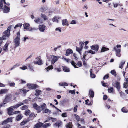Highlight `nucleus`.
Here are the masks:
<instances>
[{
    "label": "nucleus",
    "mask_w": 128,
    "mask_h": 128,
    "mask_svg": "<svg viewBox=\"0 0 128 128\" xmlns=\"http://www.w3.org/2000/svg\"><path fill=\"white\" fill-rule=\"evenodd\" d=\"M115 84V87H116L117 90H119L120 89V82L118 81H116V82Z\"/></svg>",
    "instance_id": "obj_16"
},
{
    "label": "nucleus",
    "mask_w": 128,
    "mask_h": 128,
    "mask_svg": "<svg viewBox=\"0 0 128 128\" xmlns=\"http://www.w3.org/2000/svg\"><path fill=\"white\" fill-rule=\"evenodd\" d=\"M50 125V124L49 123H46L44 125H43L42 126L44 128H46L48 126H49Z\"/></svg>",
    "instance_id": "obj_39"
},
{
    "label": "nucleus",
    "mask_w": 128,
    "mask_h": 128,
    "mask_svg": "<svg viewBox=\"0 0 128 128\" xmlns=\"http://www.w3.org/2000/svg\"><path fill=\"white\" fill-rule=\"evenodd\" d=\"M40 11L42 12H44L45 11L46 9L45 7H42L40 8Z\"/></svg>",
    "instance_id": "obj_52"
},
{
    "label": "nucleus",
    "mask_w": 128,
    "mask_h": 128,
    "mask_svg": "<svg viewBox=\"0 0 128 128\" xmlns=\"http://www.w3.org/2000/svg\"><path fill=\"white\" fill-rule=\"evenodd\" d=\"M27 68V67L25 66H23L21 68V69L23 70H25Z\"/></svg>",
    "instance_id": "obj_59"
},
{
    "label": "nucleus",
    "mask_w": 128,
    "mask_h": 128,
    "mask_svg": "<svg viewBox=\"0 0 128 128\" xmlns=\"http://www.w3.org/2000/svg\"><path fill=\"white\" fill-rule=\"evenodd\" d=\"M78 107V106L77 105H76L74 106V112H76L77 111V108Z\"/></svg>",
    "instance_id": "obj_55"
},
{
    "label": "nucleus",
    "mask_w": 128,
    "mask_h": 128,
    "mask_svg": "<svg viewBox=\"0 0 128 128\" xmlns=\"http://www.w3.org/2000/svg\"><path fill=\"white\" fill-rule=\"evenodd\" d=\"M53 68V66L52 65L49 66L46 68L45 70H47L48 71L50 69H52Z\"/></svg>",
    "instance_id": "obj_42"
},
{
    "label": "nucleus",
    "mask_w": 128,
    "mask_h": 128,
    "mask_svg": "<svg viewBox=\"0 0 128 128\" xmlns=\"http://www.w3.org/2000/svg\"><path fill=\"white\" fill-rule=\"evenodd\" d=\"M23 26L24 29H27L29 31H31L32 28L30 26V25L29 24L26 23L23 24Z\"/></svg>",
    "instance_id": "obj_7"
},
{
    "label": "nucleus",
    "mask_w": 128,
    "mask_h": 128,
    "mask_svg": "<svg viewBox=\"0 0 128 128\" xmlns=\"http://www.w3.org/2000/svg\"><path fill=\"white\" fill-rule=\"evenodd\" d=\"M70 62L72 65L75 68H78V67H77L76 66V65L77 64L74 61H72Z\"/></svg>",
    "instance_id": "obj_30"
},
{
    "label": "nucleus",
    "mask_w": 128,
    "mask_h": 128,
    "mask_svg": "<svg viewBox=\"0 0 128 128\" xmlns=\"http://www.w3.org/2000/svg\"><path fill=\"white\" fill-rule=\"evenodd\" d=\"M8 90L7 89H2L0 90V94H5L8 92Z\"/></svg>",
    "instance_id": "obj_25"
},
{
    "label": "nucleus",
    "mask_w": 128,
    "mask_h": 128,
    "mask_svg": "<svg viewBox=\"0 0 128 128\" xmlns=\"http://www.w3.org/2000/svg\"><path fill=\"white\" fill-rule=\"evenodd\" d=\"M77 125L78 126V128H86L84 126H81V125L78 123H77Z\"/></svg>",
    "instance_id": "obj_53"
},
{
    "label": "nucleus",
    "mask_w": 128,
    "mask_h": 128,
    "mask_svg": "<svg viewBox=\"0 0 128 128\" xmlns=\"http://www.w3.org/2000/svg\"><path fill=\"white\" fill-rule=\"evenodd\" d=\"M120 49H117L116 51V56L118 57H120Z\"/></svg>",
    "instance_id": "obj_23"
},
{
    "label": "nucleus",
    "mask_w": 128,
    "mask_h": 128,
    "mask_svg": "<svg viewBox=\"0 0 128 128\" xmlns=\"http://www.w3.org/2000/svg\"><path fill=\"white\" fill-rule=\"evenodd\" d=\"M90 76L92 78H94L95 77V75L94 74H92L91 72H90Z\"/></svg>",
    "instance_id": "obj_50"
},
{
    "label": "nucleus",
    "mask_w": 128,
    "mask_h": 128,
    "mask_svg": "<svg viewBox=\"0 0 128 128\" xmlns=\"http://www.w3.org/2000/svg\"><path fill=\"white\" fill-rule=\"evenodd\" d=\"M30 111L29 110H26L25 112V114L26 116L28 115L30 113Z\"/></svg>",
    "instance_id": "obj_44"
},
{
    "label": "nucleus",
    "mask_w": 128,
    "mask_h": 128,
    "mask_svg": "<svg viewBox=\"0 0 128 128\" xmlns=\"http://www.w3.org/2000/svg\"><path fill=\"white\" fill-rule=\"evenodd\" d=\"M28 102V100L26 99L23 100L22 102H20V103L16 104L18 108L20 106L23 105L24 104H27Z\"/></svg>",
    "instance_id": "obj_13"
},
{
    "label": "nucleus",
    "mask_w": 128,
    "mask_h": 128,
    "mask_svg": "<svg viewBox=\"0 0 128 128\" xmlns=\"http://www.w3.org/2000/svg\"><path fill=\"white\" fill-rule=\"evenodd\" d=\"M34 108L37 110L38 112H40L41 111V109L40 106L36 104H34L33 105Z\"/></svg>",
    "instance_id": "obj_8"
},
{
    "label": "nucleus",
    "mask_w": 128,
    "mask_h": 128,
    "mask_svg": "<svg viewBox=\"0 0 128 128\" xmlns=\"http://www.w3.org/2000/svg\"><path fill=\"white\" fill-rule=\"evenodd\" d=\"M69 93H71L72 94H75V92L74 90H70L69 91Z\"/></svg>",
    "instance_id": "obj_57"
},
{
    "label": "nucleus",
    "mask_w": 128,
    "mask_h": 128,
    "mask_svg": "<svg viewBox=\"0 0 128 128\" xmlns=\"http://www.w3.org/2000/svg\"><path fill=\"white\" fill-rule=\"evenodd\" d=\"M20 92H23L24 95H25L26 93V92H28V90H24V88H22L20 90Z\"/></svg>",
    "instance_id": "obj_32"
},
{
    "label": "nucleus",
    "mask_w": 128,
    "mask_h": 128,
    "mask_svg": "<svg viewBox=\"0 0 128 128\" xmlns=\"http://www.w3.org/2000/svg\"><path fill=\"white\" fill-rule=\"evenodd\" d=\"M109 50V49L108 48H106L104 47H103L101 49V52H104L105 51H106Z\"/></svg>",
    "instance_id": "obj_28"
},
{
    "label": "nucleus",
    "mask_w": 128,
    "mask_h": 128,
    "mask_svg": "<svg viewBox=\"0 0 128 128\" xmlns=\"http://www.w3.org/2000/svg\"><path fill=\"white\" fill-rule=\"evenodd\" d=\"M110 73L112 75H114V76H116V73L114 70H112L110 72Z\"/></svg>",
    "instance_id": "obj_36"
},
{
    "label": "nucleus",
    "mask_w": 128,
    "mask_h": 128,
    "mask_svg": "<svg viewBox=\"0 0 128 128\" xmlns=\"http://www.w3.org/2000/svg\"><path fill=\"white\" fill-rule=\"evenodd\" d=\"M10 126L9 125H7L6 126H4L2 128H10Z\"/></svg>",
    "instance_id": "obj_64"
},
{
    "label": "nucleus",
    "mask_w": 128,
    "mask_h": 128,
    "mask_svg": "<svg viewBox=\"0 0 128 128\" xmlns=\"http://www.w3.org/2000/svg\"><path fill=\"white\" fill-rule=\"evenodd\" d=\"M82 49V48L80 46L79 48L76 47V50L78 52L80 55L81 54V51Z\"/></svg>",
    "instance_id": "obj_26"
},
{
    "label": "nucleus",
    "mask_w": 128,
    "mask_h": 128,
    "mask_svg": "<svg viewBox=\"0 0 128 128\" xmlns=\"http://www.w3.org/2000/svg\"><path fill=\"white\" fill-rule=\"evenodd\" d=\"M62 124V122H61L60 121L57 122L56 123L54 126H56V127H58V128H59L61 126V125Z\"/></svg>",
    "instance_id": "obj_21"
},
{
    "label": "nucleus",
    "mask_w": 128,
    "mask_h": 128,
    "mask_svg": "<svg viewBox=\"0 0 128 128\" xmlns=\"http://www.w3.org/2000/svg\"><path fill=\"white\" fill-rule=\"evenodd\" d=\"M66 128H72V124L71 122H70L66 125Z\"/></svg>",
    "instance_id": "obj_29"
},
{
    "label": "nucleus",
    "mask_w": 128,
    "mask_h": 128,
    "mask_svg": "<svg viewBox=\"0 0 128 128\" xmlns=\"http://www.w3.org/2000/svg\"><path fill=\"white\" fill-rule=\"evenodd\" d=\"M44 112L45 113H48L50 114L51 113V112L50 110L46 108Z\"/></svg>",
    "instance_id": "obj_46"
},
{
    "label": "nucleus",
    "mask_w": 128,
    "mask_h": 128,
    "mask_svg": "<svg viewBox=\"0 0 128 128\" xmlns=\"http://www.w3.org/2000/svg\"><path fill=\"white\" fill-rule=\"evenodd\" d=\"M22 23H19L16 25L14 27V28H16L20 26V27H21L22 26Z\"/></svg>",
    "instance_id": "obj_47"
},
{
    "label": "nucleus",
    "mask_w": 128,
    "mask_h": 128,
    "mask_svg": "<svg viewBox=\"0 0 128 128\" xmlns=\"http://www.w3.org/2000/svg\"><path fill=\"white\" fill-rule=\"evenodd\" d=\"M37 60L34 62V63L39 65H41L42 64V60L40 58L36 59Z\"/></svg>",
    "instance_id": "obj_15"
},
{
    "label": "nucleus",
    "mask_w": 128,
    "mask_h": 128,
    "mask_svg": "<svg viewBox=\"0 0 128 128\" xmlns=\"http://www.w3.org/2000/svg\"><path fill=\"white\" fill-rule=\"evenodd\" d=\"M9 44V43L8 42H7L2 48H1L2 49V50L5 52H7L8 51V48Z\"/></svg>",
    "instance_id": "obj_10"
},
{
    "label": "nucleus",
    "mask_w": 128,
    "mask_h": 128,
    "mask_svg": "<svg viewBox=\"0 0 128 128\" xmlns=\"http://www.w3.org/2000/svg\"><path fill=\"white\" fill-rule=\"evenodd\" d=\"M36 93L35 94V95L36 96H38L40 95L41 93V91L39 90L36 89Z\"/></svg>",
    "instance_id": "obj_27"
},
{
    "label": "nucleus",
    "mask_w": 128,
    "mask_h": 128,
    "mask_svg": "<svg viewBox=\"0 0 128 128\" xmlns=\"http://www.w3.org/2000/svg\"><path fill=\"white\" fill-rule=\"evenodd\" d=\"M70 24H76V22L75 20H73L70 22Z\"/></svg>",
    "instance_id": "obj_54"
},
{
    "label": "nucleus",
    "mask_w": 128,
    "mask_h": 128,
    "mask_svg": "<svg viewBox=\"0 0 128 128\" xmlns=\"http://www.w3.org/2000/svg\"><path fill=\"white\" fill-rule=\"evenodd\" d=\"M6 0H1L0 2V9H3L4 13H7L8 12L10 11V9L6 5L3 4V2L5 4L7 5H9V4L8 3H6L5 2Z\"/></svg>",
    "instance_id": "obj_1"
},
{
    "label": "nucleus",
    "mask_w": 128,
    "mask_h": 128,
    "mask_svg": "<svg viewBox=\"0 0 128 128\" xmlns=\"http://www.w3.org/2000/svg\"><path fill=\"white\" fill-rule=\"evenodd\" d=\"M43 123L42 122H39L36 124L34 128H40L43 124Z\"/></svg>",
    "instance_id": "obj_19"
},
{
    "label": "nucleus",
    "mask_w": 128,
    "mask_h": 128,
    "mask_svg": "<svg viewBox=\"0 0 128 128\" xmlns=\"http://www.w3.org/2000/svg\"><path fill=\"white\" fill-rule=\"evenodd\" d=\"M17 36L14 40V42L15 44V47L18 46L20 44V33L19 32L17 33Z\"/></svg>",
    "instance_id": "obj_4"
},
{
    "label": "nucleus",
    "mask_w": 128,
    "mask_h": 128,
    "mask_svg": "<svg viewBox=\"0 0 128 128\" xmlns=\"http://www.w3.org/2000/svg\"><path fill=\"white\" fill-rule=\"evenodd\" d=\"M8 122V120H4V121L2 122V125H4L5 124H6Z\"/></svg>",
    "instance_id": "obj_56"
},
{
    "label": "nucleus",
    "mask_w": 128,
    "mask_h": 128,
    "mask_svg": "<svg viewBox=\"0 0 128 128\" xmlns=\"http://www.w3.org/2000/svg\"><path fill=\"white\" fill-rule=\"evenodd\" d=\"M125 62V61H122L120 63V66L119 68H122L123 67V65L124 64Z\"/></svg>",
    "instance_id": "obj_34"
},
{
    "label": "nucleus",
    "mask_w": 128,
    "mask_h": 128,
    "mask_svg": "<svg viewBox=\"0 0 128 128\" xmlns=\"http://www.w3.org/2000/svg\"><path fill=\"white\" fill-rule=\"evenodd\" d=\"M64 70L66 72H69L70 70L69 68L66 66H63Z\"/></svg>",
    "instance_id": "obj_35"
},
{
    "label": "nucleus",
    "mask_w": 128,
    "mask_h": 128,
    "mask_svg": "<svg viewBox=\"0 0 128 128\" xmlns=\"http://www.w3.org/2000/svg\"><path fill=\"white\" fill-rule=\"evenodd\" d=\"M102 84V86H103L105 87H108V84L107 83H104L103 82H101Z\"/></svg>",
    "instance_id": "obj_45"
},
{
    "label": "nucleus",
    "mask_w": 128,
    "mask_h": 128,
    "mask_svg": "<svg viewBox=\"0 0 128 128\" xmlns=\"http://www.w3.org/2000/svg\"><path fill=\"white\" fill-rule=\"evenodd\" d=\"M28 106H27L24 105L22 106L21 108V109L22 110H24L28 109Z\"/></svg>",
    "instance_id": "obj_41"
},
{
    "label": "nucleus",
    "mask_w": 128,
    "mask_h": 128,
    "mask_svg": "<svg viewBox=\"0 0 128 128\" xmlns=\"http://www.w3.org/2000/svg\"><path fill=\"white\" fill-rule=\"evenodd\" d=\"M8 122H12V119L11 118H9L8 119Z\"/></svg>",
    "instance_id": "obj_63"
},
{
    "label": "nucleus",
    "mask_w": 128,
    "mask_h": 128,
    "mask_svg": "<svg viewBox=\"0 0 128 128\" xmlns=\"http://www.w3.org/2000/svg\"><path fill=\"white\" fill-rule=\"evenodd\" d=\"M77 64L79 67H80L82 66V64L80 61H78L77 63Z\"/></svg>",
    "instance_id": "obj_51"
},
{
    "label": "nucleus",
    "mask_w": 128,
    "mask_h": 128,
    "mask_svg": "<svg viewBox=\"0 0 128 128\" xmlns=\"http://www.w3.org/2000/svg\"><path fill=\"white\" fill-rule=\"evenodd\" d=\"M28 67L31 71L33 72L34 71L32 67L31 64H30L28 66Z\"/></svg>",
    "instance_id": "obj_49"
},
{
    "label": "nucleus",
    "mask_w": 128,
    "mask_h": 128,
    "mask_svg": "<svg viewBox=\"0 0 128 128\" xmlns=\"http://www.w3.org/2000/svg\"><path fill=\"white\" fill-rule=\"evenodd\" d=\"M109 77L108 74H107L105 75L103 78V79L104 80L105 79H107Z\"/></svg>",
    "instance_id": "obj_61"
},
{
    "label": "nucleus",
    "mask_w": 128,
    "mask_h": 128,
    "mask_svg": "<svg viewBox=\"0 0 128 128\" xmlns=\"http://www.w3.org/2000/svg\"><path fill=\"white\" fill-rule=\"evenodd\" d=\"M126 82H124V87L125 88H126L127 86V85H128V78H126Z\"/></svg>",
    "instance_id": "obj_37"
},
{
    "label": "nucleus",
    "mask_w": 128,
    "mask_h": 128,
    "mask_svg": "<svg viewBox=\"0 0 128 128\" xmlns=\"http://www.w3.org/2000/svg\"><path fill=\"white\" fill-rule=\"evenodd\" d=\"M90 48L92 50L97 52L98 50L99 46L98 45H92L90 46Z\"/></svg>",
    "instance_id": "obj_14"
},
{
    "label": "nucleus",
    "mask_w": 128,
    "mask_h": 128,
    "mask_svg": "<svg viewBox=\"0 0 128 128\" xmlns=\"http://www.w3.org/2000/svg\"><path fill=\"white\" fill-rule=\"evenodd\" d=\"M26 120H24L20 123V125L22 126L23 125L26 123Z\"/></svg>",
    "instance_id": "obj_58"
},
{
    "label": "nucleus",
    "mask_w": 128,
    "mask_h": 128,
    "mask_svg": "<svg viewBox=\"0 0 128 128\" xmlns=\"http://www.w3.org/2000/svg\"><path fill=\"white\" fill-rule=\"evenodd\" d=\"M89 94L90 96H91L92 98L94 96V92L92 90H90L89 91Z\"/></svg>",
    "instance_id": "obj_24"
},
{
    "label": "nucleus",
    "mask_w": 128,
    "mask_h": 128,
    "mask_svg": "<svg viewBox=\"0 0 128 128\" xmlns=\"http://www.w3.org/2000/svg\"><path fill=\"white\" fill-rule=\"evenodd\" d=\"M55 30L58 31L60 32L62 31L61 29L60 28H56L55 29Z\"/></svg>",
    "instance_id": "obj_60"
},
{
    "label": "nucleus",
    "mask_w": 128,
    "mask_h": 128,
    "mask_svg": "<svg viewBox=\"0 0 128 128\" xmlns=\"http://www.w3.org/2000/svg\"><path fill=\"white\" fill-rule=\"evenodd\" d=\"M73 52L72 50L70 49H68L66 50V56H68L70 54Z\"/></svg>",
    "instance_id": "obj_17"
},
{
    "label": "nucleus",
    "mask_w": 128,
    "mask_h": 128,
    "mask_svg": "<svg viewBox=\"0 0 128 128\" xmlns=\"http://www.w3.org/2000/svg\"><path fill=\"white\" fill-rule=\"evenodd\" d=\"M27 86L29 89H34L36 88L37 85L36 84H27Z\"/></svg>",
    "instance_id": "obj_9"
},
{
    "label": "nucleus",
    "mask_w": 128,
    "mask_h": 128,
    "mask_svg": "<svg viewBox=\"0 0 128 128\" xmlns=\"http://www.w3.org/2000/svg\"><path fill=\"white\" fill-rule=\"evenodd\" d=\"M11 26H10L8 28L7 30L4 32V35L1 37L3 40H5L8 38L10 35V30Z\"/></svg>",
    "instance_id": "obj_2"
},
{
    "label": "nucleus",
    "mask_w": 128,
    "mask_h": 128,
    "mask_svg": "<svg viewBox=\"0 0 128 128\" xmlns=\"http://www.w3.org/2000/svg\"><path fill=\"white\" fill-rule=\"evenodd\" d=\"M60 18V17L59 16H54L52 19V20L53 22H58V19Z\"/></svg>",
    "instance_id": "obj_18"
},
{
    "label": "nucleus",
    "mask_w": 128,
    "mask_h": 128,
    "mask_svg": "<svg viewBox=\"0 0 128 128\" xmlns=\"http://www.w3.org/2000/svg\"><path fill=\"white\" fill-rule=\"evenodd\" d=\"M8 84L10 85V86H14L15 85V83L14 82L9 83Z\"/></svg>",
    "instance_id": "obj_62"
},
{
    "label": "nucleus",
    "mask_w": 128,
    "mask_h": 128,
    "mask_svg": "<svg viewBox=\"0 0 128 128\" xmlns=\"http://www.w3.org/2000/svg\"><path fill=\"white\" fill-rule=\"evenodd\" d=\"M41 17L44 20H45L48 19V17L45 14H40Z\"/></svg>",
    "instance_id": "obj_22"
},
{
    "label": "nucleus",
    "mask_w": 128,
    "mask_h": 128,
    "mask_svg": "<svg viewBox=\"0 0 128 128\" xmlns=\"http://www.w3.org/2000/svg\"><path fill=\"white\" fill-rule=\"evenodd\" d=\"M122 111L123 112L125 113L127 112H128V111L124 108H123L122 109Z\"/></svg>",
    "instance_id": "obj_48"
},
{
    "label": "nucleus",
    "mask_w": 128,
    "mask_h": 128,
    "mask_svg": "<svg viewBox=\"0 0 128 128\" xmlns=\"http://www.w3.org/2000/svg\"><path fill=\"white\" fill-rule=\"evenodd\" d=\"M42 109L43 110H44V109L46 108V105L45 103H44L41 106Z\"/></svg>",
    "instance_id": "obj_38"
},
{
    "label": "nucleus",
    "mask_w": 128,
    "mask_h": 128,
    "mask_svg": "<svg viewBox=\"0 0 128 128\" xmlns=\"http://www.w3.org/2000/svg\"><path fill=\"white\" fill-rule=\"evenodd\" d=\"M62 24L63 26L66 25L68 26V21L67 20H63L62 21Z\"/></svg>",
    "instance_id": "obj_20"
},
{
    "label": "nucleus",
    "mask_w": 128,
    "mask_h": 128,
    "mask_svg": "<svg viewBox=\"0 0 128 128\" xmlns=\"http://www.w3.org/2000/svg\"><path fill=\"white\" fill-rule=\"evenodd\" d=\"M113 90V87H110L108 88V92L110 93L112 92Z\"/></svg>",
    "instance_id": "obj_33"
},
{
    "label": "nucleus",
    "mask_w": 128,
    "mask_h": 128,
    "mask_svg": "<svg viewBox=\"0 0 128 128\" xmlns=\"http://www.w3.org/2000/svg\"><path fill=\"white\" fill-rule=\"evenodd\" d=\"M74 116H75L76 119L78 121L80 120V119L79 116L75 114H74Z\"/></svg>",
    "instance_id": "obj_43"
},
{
    "label": "nucleus",
    "mask_w": 128,
    "mask_h": 128,
    "mask_svg": "<svg viewBox=\"0 0 128 128\" xmlns=\"http://www.w3.org/2000/svg\"><path fill=\"white\" fill-rule=\"evenodd\" d=\"M46 26L44 24L39 25L38 27V29L40 32H44L45 30V28Z\"/></svg>",
    "instance_id": "obj_12"
},
{
    "label": "nucleus",
    "mask_w": 128,
    "mask_h": 128,
    "mask_svg": "<svg viewBox=\"0 0 128 128\" xmlns=\"http://www.w3.org/2000/svg\"><path fill=\"white\" fill-rule=\"evenodd\" d=\"M22 118V116L20 115H18L16 118V119L17 121H19L21 120Z\"/></svg>",
    "instance_id": "obj_40"
},
{
    "label": "nucleus",
    "mask_w": 128,
    "mask_h": 128,
    "mask_svg": "<svg viewBox=\"0 0 128 128\" xmlns=\"http://www.w3.org/2000/svg\"><path fill=\"white\" fill-rule=\"evenodd\" d=\"M34 22L36 23L40 24L43 22V20L40 18L38 17L36 18L34 20Z\"/></svg>",
    "instance_id": "obj_11"
},
{
    "label": "nucleus",
    "mask_w": 128,
    "mask_h": 128,
    "mask_svg": "<svg viewBox=\"0 0 128 128\" xmlns=\"http://www.w3.org/2000/svg\"><path fill=\"white\" fill-rule=\"evenodd\" d=\"M51 58L52 60H51V64H53L55 62H56L60 58V56H56L54 55H51Z\"/></svg>",
    "instance_id": "obj_6"
},
{
    "label": "nucleus",
    "mask_w": 128,
    "mask_h": 128,
    "mask_svg": "<svg viewBox=\"0 0 128 128\" xmlns=\"http://www.w3.org/2000/svg\"><path fill=\"white\" fill-rule=\"evenodd\" d=\"M90 53L91 54H94L95 53L94 51H92L91 50L86 51L85 52V54H87L88 53Z\"/></svg>",
    "instance_id": "obj_31"
},
{
    "label": "nucleus",
    "mask_w": 128,
    "mask_h": 128,
    "mask_svg": "<svg viewBox=\"0 0 128 128\" xmlns=\"http://www.w3.org/2000/svg\"><path fill=\"white\" fill-rule=\"evenodd\" d=\"M12 96L11 94H8L6 95L5 98L2 103V106H5V105L7 103L10 102L12 100Z\"/></svg>",
    "instance_id": "obj_3"
},
{
    "label": "nucleus",
    "mask_w": 128,
    "mask_h": 128,
    "mask_svg": "<svg viewBox=\"0 0 128 128\" xmlns=\"http://www.w3.org/2000/svg\"><path fill=\"white\" fill-rule=\"evenodd\" d=\"M17 106V105L16 104L15 106H11L8 108V114L10 115L13 114V109L17 108H18V107Z\"/></svg>",
    "instance_id": "obj_5"
}]
</instances>
